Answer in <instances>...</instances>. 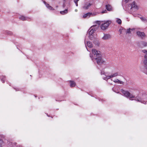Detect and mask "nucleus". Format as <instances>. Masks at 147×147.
Here are the masks:
<instances>
[{"instance_id": "nucleus-9", "label": "nucleus", "mask_w": 147, "mask_h": 147, "mask_svg": "<svg viewBox=\"0 0 147 147\" xmlns=\"http://www.w3.org/2000/svg\"><path fill=\"white\" fill-rule=\"evenodd\" d=\"M138 36L142 38H144L146 36L145 33L143 32L138 31L137 32Z\"/></svg>"}, {"instance_id": "nucleus-10", "label": "nucleus", "mask_w": 147, "mask_h": 147, "mask_svg": "<svg viewBox=\"0 0 147 147\" xmlns=\"http://www.w3.org/2000/svg\"><path fill=\"white\" fill-rule=\"evenodd\" d=\"M19 18L23 21L25 20H29L31 18L28 17H25L23 16H20L19 17Z\"/></svg>"}, {"instance_id": "nucleus-20", "label": "nucleus", "mask_w": 147, "mask_h": 147, "mask_svg": "<svg viewBox=\"0 0 147 147\" xmlns=\"http://www.w3.org/2000/svg\"><path fill=\"white\" fill-rule=\"evenodd\" d=\"M106 7L107 9L109 11H110L112 9V7L109 5H106Z\"/></svg>"}, {"instance_id": "nucleus-33", "label": "nucleus", "mask_w": 147, "mask_h": 147, "mask_svg": "<svg viewBox=\"0 0 147 147\" xmlns=\"http://www.w3.org/2000/svg\"><path fill=\"white\" fill-rule=\"evenodd\" d=\"M65 6V4H63V7H64Z\"/></svg>"}, {"instance_id": "nucleus-23", "label": "nucleus", "mask_w": 147, "mask_h": 147, "mask_svg": "<svg viewBox=\"0 0 147 147\" xmlns=\"http://www.w3.org/2000/svg\"><path fill=\"white\" fill-rule=\"evenodd\" d=\"M140 18L142 21L144 22H147V19L146 18L141 17Z\"/></svg>"}, {"instance_id": "nucleus-24", "label": "nucleus", "mask_w": 147, "mask_h": 147, "mask_svg": "<svg viewBox=\"0 0 147 147\" xmlns=\"http://www.w3.org/2000/svg\"><path fill=\"white\" fill-rule=\"evenodd\" d=\"M142 53L145 54V55H147V50L146 49H143L142 50Z\"/></svg>"}, {"instance_id": "nucleus-30", "label": "nucleus", "mask_w": 147, "mask_h": 147, "mask_svg": "<svg viewBox=\"0 0 147 147\" xmlns=\"http://www.w3.org/2000/svg\"><path fill=\"white\" fill-rule=\"evenodd\" d=\"M106 12H107L106 10H105V11H102V13H105Z\"/></svg>"}, {"instance_id": "nucleus-29", "label": "nucleus", "mask_w": 147, "mask_h": 147, "mask_svg": "<svg viewBox=\"0 0 147 147\" xmlns=\"http://www.w3.org/2000/svg\"><path fill=\"white\" fill-rule=\"evenodd\" d=\"M129 1V0H123V1L125 2V3L128 2Z\"/></svg>"}, {"instance_id": "nucleus-27", "label": "nucleus", "mask_w": 147, "mask_h": 147, "mask_svg": "<svg viewBox=\"0 0 147 147\" xmlns=\"http://www.w3.org/2000/svg\"><path fill=\"white\" fill-rule=\"evenodd\" d=\"M78 0H74V2L75 3H76V5L77 6H78Z\"/></svg>"}, {"instance_id": "nucleus-2", "label": "nucleus", "mask_w": 147, "mask_h": 147, "mask_svg": "<svg viewBox=\"0 0 147 147\" xmlns=\"http://www.w3.org/2000/svg\"><path fill=\"white\" fill-rule=\"evenodd\" d=\"M121 91L125 97L129 98L130 100H135L138 102H141L144 104H146V101H147V99L146 98L147 95L145 96V97L143 96L142 98H140L139 97H136L134 99H132V98L135 97L134 96L131 94L129 92L127 91H125L123 89L121 90Z\"/></svg>"}, {"instance_id": "nucleus-18", "label": "nucleus", "mask_w": 147, "mask_h": 147, "mask_svg": "<svg viewBox=\"0 0 147 147\" xmlns=\"http://www.w3.org/2000/svg\"><path fill=\"white\" fill-rule=\"evenodd\" d=\"M70 83V86L71 87H74L76 86V84L75 82L73 81H69Z\"/></svg>"}, {"instance_id": "nucleus-1", "label": "nucleus", "mask_w": 147, "mask_h": 147, "mask_svg": "<svg viewBox=\"0 0 147 147\" xmlns=\"http://www.w3.org/2000/svg\"><path fill=\"white\" fill-rule=\"evenodd\" d=\"M92 55L90 54V57L92 60L94 62L96 61L98 65H100L103 63L104 61L102 59V55L100 52L95 49L92 50Z\"/></svg>"}, {"instance_id": "nucleus-13", "label": "nucleus", "mask_w": 147, "mask_h": 147, "mask_svg": "<svg viewBox=\"0 0 147 147\" xmlns=\"http://www.w3.org/2000/svg\"><path fill=\"white\" fill-rule=\"evenodd\" d=\"M44 3L46 7L49 9L50 10H54V9L51 6H50L49 4L47 3L45 1L43 2Z\"/></svg>"}, {"instance_id": "nucleus-14", "label": "nucleus", "mask_w": 147, "mask_h": 147, "mask_svg": "<svg viewBox=\"0 0 147 147\" xmlns=\"http://www.w3.org/2000/svg\"><path fill=\"white\" fill-rule=\"evenodd\" d=\"M114 82L115 83H117L118 84H124L123 82L121 81L118 79H116L113 80Z\"/></svg>"}, {"instance_id": "nucleus-6", "label": "nucleus", "mask_w": 147, "mask_h": 147, "mask_svg": "<svg viewBox=\"0 0 147 147\" xmlns=\"http://www.w3.org/2000/svg\"><path fill=\"white\" fill-rule=\"evenodd\" d=\"M127 9L128 10L132 9H134V11H135L138 9V7L135 3L133 2L131 4H129L128 5Z\"/></svg>"}, {"instance_id": "nucleus-34", "label": "nucleus", "mask_w": 147, "mask_h": 147, "mask_svg": "<svg viewBox=\"0 0 147 147\" xmlns=\"http://www.w3.org/2000/svg\"><path fill=\"white\" fill-rule=\"evenodd\" d=\"M133 16H135V17H136V15H133Z\"/></svg>"}, {"instance_id": "nucleus-12", "label": "nucleus", "mask_w": 147, "mask_h": 147, "mask_svg": "<svg viewBox=\"0 0 147 147\" xmlns=\"http://www.w3.org/2000/svg\"><path fill=\"white\" fill-rule=\"evenodd\" d=\"M91 4L89 3H87L85 4L83 7V8L85 9H87L90 7Z\"/></svg>"}, {"instance_id": "nucleus-19", "label": "nucleus", "mask_w": 147, "mask_h": 147, "mask_svg": "<svg viewBox=\"0 0 147 147\" xmlns=\"http://www.w3.org/2000/svg\"><path fill=\"white\" fill-rule=\"evenodd\" d=\"M111 78H111V75L109 76H105V77H103V79L104 80H105L107 81L108 79H111Z\"/></svg>"}, {"instance_id": "nucleus-32", "label": "nucleus", "mask_w": 147, "mask_h": 147, "mask_svg": "<svg viewBox=\"0 0 147 147\" xmlns=\"http://www.w3.org/2000/svg\"><path fill=\"white\" fill-rule=\"evenodd\" d=\"M77 11H78V10H77V9H76L75 10V11L76 12H77Z\"/></svg>"}, {"instance_id": "nucleus-26", "label": "nucleus", "mask_w": 147, "mask_h": 147, "mask_svg": "<svg viewBox=\"0 0 147 147\" xmlns=\"http://www.w3.org/2000/svg\"><path fill=\"white\" fill-rule=\"evenodd\" d=\"M6 32L8 35H11L12 34V32L10 31H7Z\"/></svg>"}, {"instance_id": "nucleus-15", "label": "nucleus", "mask_w": 147, "mask_h": 147, "mask_svg": "<svg viewBox=\"0 0 147 147\" xmlns=\"http://www.w3.org/2000/svg\"><path fill=\"white\" fill-rule=\"evenodd\" d=\"M119 73L118 72H116L114 73H113L111 75V77L112 78L113 77H116L119 75Z\"/></svg>"}, {"instance_id": "nucleus-22", "label": "nucleus", "mask_w": 147, "mask_h": 147, "mask_svg": "<svg viewBox=\"0 0 147 147\" xmlns=\"http://www.w3.org/2000/svg\"><path fill=\"white\" fill-rule=\"evenodd\" d=\"M126 31V30L123 28H122L119 29V32L120 34H122L123 32Z\"/></svg>"}, {"instance_id": "nucleus-17", "label": "nucleus", "mask_w": 147, "mask_h": 147, "mask_svg": "<svg viewBox=\"0 0 147 147\" xmlns=\"http://www.w3.org/2000/svg\"><path fill=\"white\" fill-rule=\"evenodd\" d=\"M68 13V10L66 9L64 11H60V13L62 15H65L67 13Z\"/></svg>"}, {"instance_id": "nucleus-8", "label": "nucleus", "mask_w": 147, "mask_h": 147, "mask_svg": "<svg viewBox=\"0 0 147 147\" xmlns=\"http://www.w3.org/2000/svg\"><path fill=\"white\" fill-rule=\"evenodd\" d=\"M84 43L85 44V45L87 49V50L88 51H89L88 49L87 48V47L90 48H92L93 47V45L92 44V43L90 41H87L86 43L85 40H84Z\"/></svg>"}, {"instance_id": "nucleus-21", "label": "nucleus", "mask_w": 147, "mask_h": 147, "mask_svg": "<svg viewBox=\"0 0 147 147\" xmlns=\"http://www.w3.org/2000/svg\"><path fill=\"white\" fill-rule=\"evenodd\" d=\"M116 22L118 24H121L122 21L120 19L118 18H116Z\"/></svg>"}, {"instance_id": "nucleus-3", "label": "nucleus", "mask_w": 147, "mask_h": 147, "mask_svg": "<svg viewBox=\"0 0 147 147\" xmlns=\"http://www.w3.org/2000/svg\"><path fill=\"white\" fill-rule=\"evenodd\" d=\"M101 22H102V23L100 26V28L102 30H105L108 28L109 25L111 23V21L109 20L104 21H96V23L98 24L97 25H99V26Z\"/></svg>"}, {"instance_id": "nucleus-28", "label": "nucleus", "mask_w": 147, "mask_h": 147, "mask_svg": "<svg viewBox=\"0 0 147 147\" xmlns=\"http://www.w3.org/2000/svg\"><path fill=\"white\" fill-rule=\"evenodd\" d=\"M2 144V141L0 140V147H1Z\"/></svg>"}, {"instance_id": "nucleus-5", "label": "nucleus", "mask_w": 147, "mask_h": 147, "mask_svg": "<svg viewBox=\"0 0 147 147\" xmlns=\"http://www.w3.org/2000/svg\"><path fill=\"white\" fill-rule=\"evenodd\" d=\"M142 63L143 67L141 68V70L143 73L147 74V55H144V59L142 60Z\"/></svg>"}, {"instance_id": "nucleus-7", "label": "nucleus", "mask_w": 147, "mask_h": 147, "mask_svg": "<svg viewBox=\"0 0 147 147\" xmlns=\"http://www.w3.org/2000/svg\"><path fill=\"white\" fill-rule=\"evenodd\" d=\"M111 38V35L109 34L103 33V36L102 37V39L103 40H107Z\"/></svg>"}, {"instance_id": "nucleus-16", "label": "nucleus", "mask_w": 147, "mask_h": 147, "mask_svg": "<svg viewBox=\"0 0 147 147\" xmlns=\"http://www.w3.org/2000/svg\"><path fill=\"white\" fill-rule=\"evenodd\" d=\"M91 14H92V13H88L84 15L83 17L84 18L89 17Z\"/></svg>"}, {"instance_id": "nucleus-11", "label": "nucleus", "mask_w": 147, "mask_h": 147, "mask_svg": "<svg viewBox=\"0 0 147 147\" xmlns=\"http://www.w3.org/2000/svg\"><path fill=\"white\" fill-rule=\"evenodd\" d=\"M140 46L141 48H143L147 47V42L144 41H142L141 42Z\"/></svg>"}, {"instance_id": "nucleus-4", "label": "nucleus", "mask_w": 147, "mask_h": 147, "mask_svg": "<svg viewBox=\"0 0 147 147\" xmlns=\"http://www.w3.org/2000/svg\"><path fill=\"white\" fill-rule=\"evenodd\" d=\"M99 28V25H94L91 26L89 29L88 35L89 38L90 40H92L94 37V33L95 31Z\"/></svg>"}, {"instance_id": "nucleus-25", "label": "nucleus", "mask_w": 147, "mask_h": 147, "mask_svg": "<svg viewBox=\"0 0 147 147\" xmlns=\"http://www.w3.org/2000/svg\"><path fill=\"white\" fill-rule=\"evenodd\" d=\"M132 29H130V28H129L128 29H127L126 33L129 34L131 33V30H132Z\"/></svg>"}, {"instance_id": "nucleus-31", "label": "nucleus", "mask_w": 147, "mask_h": 147, "mask_svg": "<svg viewBox=\"0 0 147 147\" xmlns=\"http://www.w3.org/2000/svg\"><path fill=\"white\" fill-rule=\"evenodd\" d=\"M1 81L3 83H4L5 82V80L2 79H1Z\"/></svg>"}]
</instances>
